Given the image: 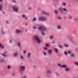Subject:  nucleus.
<instances>
[{
    "label": "nucleus",
    "mask_w": 78,
    "mask_h": 78,
    "mask_svg": "<svg viewBox=\"0 0 78 78\" xmlns=\"http://www.w3.org/2000/svg\"><path fill=\"white\" fill-rule=\"evenodd\" d=\"M35 38V40L37 42V43H41V40L39 39V37L37 36H35L34 37Z\"/></svg>",
    "instance_id": "nucleus-1"
},
{
    "label": "nucleus",
    "mask_w": 78,
    "mask_h": 78,
    "mask_svg": "<svg viewBox=\"0 0 78 78\" xmlns=\"http://www.w3.org/2000/svg\"><path fill=\"white\" fill-rule=\"evenodd\" d=\"M39 19L40 20H41V21H44V20H46L47 18H46V17L41 16L39 18Z\"/></svg>",
    "instance_id": "nucleus-2"
},
{
    "label": "nucleus",
    "mask_w": 78,
    "mask_h": 78,
    "mask_svg": "<svg viewBox=\"0 0 78 78\" xmlns=\"http://www.w3.org/2000/svg\"><path fill=\"white\" fill-rule=\"evenodd\" d=\"M12 9L14 11H15V12H17V11H18V9L15 7H13Z\"/></svg>",
    "instance_id": "nucleus-3"
},
{
    "label": "nucleus",
    "mask_w": 78,
    "mask_h": 78,
    "mask_svg": "<svg viewBox=\"0 0 78 78\" xmlns=\"http://www.w3.org/2000/svg\"><path fill=\"white\" fill-rule=\"evenodd\" d=\"M67 65H63L61 66V68L62 69H64V68H67Z\"/></svg>",
    "instance_id": "nucleus-4"
},
{
    "label": "nucleus",
    "mask_w": 78,
    "mask_h": 78,
    "mask_svg": "<svg viewBox=\"0 0 78 78\" xmlns=\"http://www.w3.org/2000/svg\"><path fill=\"white\" fill-rule=\"evenodd\" d=\"M25 66H22L21 67V69L22 71H24L25 69Z\"/></svg>",
    "instance_id": "nucleus-5"
},
{
    "label": "nucleus",
    "mask_w": 78,
    "mask_h": 78,
    "mask_svg": "<svg viewBox=\"0 0 78 78\" xmlns=\"http://www.w3.org/2000/svg\"><path fill=\"white\" fill-rule=\"evenodd\" d=\"M42 30L45 31L46 30V27L45 26H42Z\"/></svg>",
    "instance_id": "nucleus-6"
},
{
    "label": "nucleus",
    "mask_w": 78,
    "mask_h": 78,
    "mask_svg": "<svg viewBox=\"0 0 78 78\" xmlns=\"http://www.w3.org/2000/svg\"><path fill=\"white\" fill-rule=\"evenodd\" d=\"M48 52L49 53V55H51V53H52V51L51 50H48Z\"/></svg>",
    "instance_id": "nucleus-7"
},
{
    "label": "nucleus",
    "mask_w": 78,
    "mask_h": 78,
    "mask_svg": "<svg viewBox=\"0 0 78 78\" xmlns=\"http://www.w3.org/2000/svg\"><path fill=\"white\" fill-rule=\"evenodd\" d=\"M20 32H21V31H20V30H16V33L17 34L20 33Z\"/></svg>",
    "instance_id": "nucleus-8"
},
{
    "label": "nucleus",
    "mask_w": 78,
    "mask_h": 78,
    "mask_svg": "<svg viewBox=\"0 0 78 78\" xmlns=\"http://www.w3.org/2000/svg\"><path fill=\"white\" fill-rule=\"evenodd\" d=\"M38 30H39L40 31H42V26H41L38 29Z\"/></svg>",
    "instance_id": "nucleus-9"
},
{
    "label": "nucleus",
    "mask_w": 78,
    "mask_h": 78,
    "mask_svg": "<svg viewBox=\"0 0 78 78\" xmlns=\"http://www.w3.org/2000/svg\"><path fill=\"white\" fill-rule=\"evenodd\" d=\"M57 28L58 30H61V26L58 25L57 26Z\"/></svg>",
    "instance_id": "nucleus-10"
},
{
    "label": "nucleus",
    "mask_w": 78,
    "mask_h": 78,
    "mask_svg": "<svg viewBox=\"0 0 78 78\" xmlns=\"http://www.w3.org/2000/svg\"><path fill=\"white\" fill-rule=\"evenodd\" d=\"M42 14H48L47 13H46L44 11H42Z\"/></svg>",
    "instance_id": "nucleus-11"
},
{
    "label": "nucleus",
    "mask_w": 78,
    "mask_h": 78,
    "mask_svg": "<svg viewBox=\"0 0 78 78\" xmlns=\"http://www.w3.org/2000/svg\"><path fill=\"white\" fill-rule=\"evenodd\" d=\"M54 38V37L53 35H51L50 37V39H53Z\"/></svg>",
    "instance_id": "nucleus-12"
},
{
    "label": "nucleus",
    "mask_w": 78,
    "mask_h": 78,
    "mask_svg": "<svg viewBox=\"0 0 78 78\" xmlns=\"http://www.w3.org/2000/svg\"><path fill=\"white\" fill-rule=\"evenodd\" d=\"M18 55V54L17 53H15L13 55V56L15 57L16 56H17Z\"/></svg>",
    "instance_id": "nucleus-13"
},
{
    "label": "nucleus",
    "mask_w": 78,
    "mask_h": 78,
    "mask_svg": "<svg viewBox=\"0 0 78 78\" xmlns=\"http://www.w3.org/2000/svg\"><path fill=\"white\" fill-rule=\"evenodd\" d=\"M59 10L60 11H61V12H63L62 10H63V9H62V8H60L59 9Z\"/></svg>",
    "instance_id": "nucleus-14"
},
{
    "label": "nucleus",
    "mask_w": 78,
    "mask_h": 78,
    "mask_svg": "<svg viewBox=\"0 0 78 78\" xmlns=\"http://www.w3.org/2000/svg\"><path fill=\"white\" fill-rule=\"evenodd\" d=\"M2 4L0 5V10H2Z\"/></svg>",
    "instance_id": "nucleus-15"
},
{
    "label": "nucleus",
    "mask_w": 78,
    "mask_h": 78,
    "mask_svg": "<svg viewBox=\"0 0 78 78\" xmlns=\"http://www.w3.org/2000/svg\"><path fill=\"white\" fill-rule=\"evenodd\" d=\"M54 12L56 14H58V11L55 10L54 11Z\"/></svg>",
    "instance_id": "nucleus-16"
},
{
    "label": "nucleus",
    "mask_w": 78,
    "mask_h": 78,
    "mask_svg": "<svg viewBox=\"0 0 78 78\" xmlns=\"http://www.w3.org/2000/svg\"><path fill=\"white\" fill-rule=\"evenodd\" d=\"M17 44L18 47H20V42H18Z\"/></svg>",
    "instance_id": "nucleus-17"
},
{
    "label": "nucleus",
    "mask_w": 78,
    "mask_h": 78,
    "mask_svg": "<svg viewBox=\"0 0 78 78\" xmlns=\"http://www.w3.org/2000/svg\"><path fill=\"white\" fill-rule=\"evenodd\" d=\"M1 55L3 56H4V57H6V56H8V55L3 54H1Z\"/></svg>",
    "instance_id": "nucleus-18"
},
{
    "label": "nucleus",
    "mask_w": 78,
    "mask_h": 78,
    "mask_svg": "<svg viewBox=\"0 0 78 78\" xmlns=\"http://www.w3.org/2000/svg\"><path fill=\"white\" fill-rule=\"evenodd\" d=\"M65 70L66 72H68L69 70V69L68 68H67L65 69Z\"/></svg>",
    "instance_id": "nucleus-19"
},
{
    "label": "nucleus",
    "mask_w": 78,
    "mask_h": 78,
    "mask_svg": "<svg viewBox=\"0 0 78 78\" xmlns=\"http://www.w3.org/2000/svg\"><path fill=\"white\" fill-rule=\"evenodd\" d=\"M30 53H29L27 55V57L28 58H30Z\"/></svg>",
    "instance_id": "nucleus-20"
},
{
    "label": "nucleus",
    "mask_w": 78,
    "mask_h": 78,
    "mask_svg": "<svg viewBox=\"0 0 78 78\" xmlns=\"http://www.w3.org/2000/svg\"><path fill=\"white\" fill-rule=\"evenodd\" d=\"M0 62H5V60H0Z\"/></svg>",
    "instance_id": "nucleus-21"
},
{
    "label": "nucleus",
    "mask_w": 78,
    "mask_h": 78,
    "mask_svg": "<svg viewBox=\"0 0 78 78\" xmlns=\"http://www.w3.org/2000/svg\"><path fill=\"white\" fill-rule=\"evenodd\" d=\"M43 54L44 56H47V53H46V52H44Z\"/></svg>",
    "instance_id": "nucleus-22"
},
{
    "label": "nucleus",
    "mask_w": 78,
    "mask_h": 78,
    "mask_svg": "<svg viewBox=\"0 0 78 78\" xmlns=\"http://www.w3.org/2000/svg\"><path fill=\"white\" fill-rule=\"evenodd\" d=\"M12 75L13 76H15V75H16V74L15 73H12Z\"/></svg>",
    "instance_id": "nucleus-23"
},
{
    "label": "nucleus",
    "mask_w": 78,
    "mask_h": 78,
    "mask_svg": "<svg viewBox=\"0 0 78 78\" xmlns=\"http://www.w3.org/2000/svg\"><path fill=\"white\" fill-rule=\"evenodd\" d=\"M1 48L2 49H4L5 48V46L4 45L2 46Z\"/></svg>",
    "instance_id": "nucleus-24"
},
{
    "label": "nucleus",
    "mask_w": 78,
    "mask_h": 78,
    "mask_svg": "<svg viewBox=\"0 0 78 78\" xmlns=\"http://www.w3.org/2000/svg\"><path fill=\"white\" fill-rule=\"evenodd\" d=\"M22 17V18H24V17H25V15H23Z\"/></svg>",
    "instance_id": "nucleus-25"
},
{
    "label": "nucleus",
    "mask_w": 78,
    "mask_h": 78,
    "mask_svg": "<svg viewBox=\"0 0 78 78\" xmlns=\"http://www.w3.org/2000/svg\"><path fill=\"white\" fill-rule=\"evenodd\" d=\"M58 66H59V67H61V64H60V63H58Z\"/></svg>",
    "instance_id": "nucleus-26"
},
{
    "label": "nucleus",
    "mask_w": 78,
    "mask_h": 78,
    "mask_svg": "<svg viewBox=\"0 0 78 78\" xmlns=\"http://www.w3.org/2000/svg\"><path fill=\"white\" fill-rule=\"evenodd\" d=\"M64 45L66 47H69V45H68L65 44Z\"/></svg>",
    "instance_id": "nucleus-27"
},
{
    "label": "nucleus",
    "mask_w": 78,
    "mask_h": 78,
    "mask_svg": "<svg viewBox=\"0 0 78 78\" xmlns=\"http://www.w3.org/2000/svg\"><path fill=\"white\" fill-rule=\"evenodd\" d=\"M59 48H62V46H61V45H58Z\"/></svg>",
    "instance_id": "nucleus-28"
},
{
    "label": "nucleus",
    "mask_w": 78,
    "mask_h": 78,
    "mask_svg": "<svg viewBox=\"0 0 78 78\" xmlns=\"http://www.w3.org/2000/svg\"><path fill=\"white\" fill-rule=\"evenodd\" d=\"M63 10L64 11H67V10L66 9H63Z\"/></svg>",
    "instance_id": "nucleus-29"
},
{
    "label": "nucleus",
    "mask_w": 78,
    "mask_h": 78,
    "mask_svg": "<svg viewBox=\"0 0 78 78\" xmlns=\"http://www.w3.org/2000/svg\"><path fill=\"white\" fill-rule=\"evenodd\" d=\"M58 19H59V20H61V19H62V18L60 16H59L58 17Z\"/></svg>",
    "instance_id": "nucleus-30"
},
{
    "label": "nucleus",
    "mask_w": 78,
    "mask_h": 78,
    "mask_svg": "<svg viewBox=\"0 0 78 78\" xmlns=\"http://www.w3.org/2000/svg\"><path fill=\"white\" fill-rule=\"evenodd\" d=\"M27 78V76H24L23 77H21V78Z\"/></svg>",
    "instance_id": "nucleus-31"
},
{
    "label": "nucleus",
    "mask_w": 78,
    "mask_h": 78,
    "mask_svg": "<svg viewBox=\"0 0 78 78\" xmlns=\"http://www.w3.org/2000/svg\"><path fill=\"white\" fill-rule=\"evenodd\" d=\"M74 20L75 21H76V20H77V18H74Z\"/></svg>",
    "instance_id": "nucleus-32"
},
{
    "label": "nucleus",
    "mask_w": 78,
    "mask_h": 78,
    "mask_svg": "<svg viewBox=\"0 0 78 78\" xmlns=\"http://www.w3.org/2000/svg\"><path fill=\"white\" fill-rule=\"evenodd\" d=\"M8 68L9 69H11V66H8Z\"/></svg>",
    "instance_id": "nucleus-33"
},
{
    "label": "nucleus",
    "mask_w": 78,
    "mask_h": 78,
    "mask_svg": "<svg viewBox=\"0 0 78 78\" xmlns=\"http://www.w3.org/2000/svg\"><path fill=\"white\" fill-rule=\"evenodd\" d=\"M62 5H63L64 6H66V4L65 3H63L62 4Z\"/></svg>",
    "instance_id": "nucleus-34"
},
{
    "label": "nucleus",
    "mask_w": 78,
    "mask_h": 78,
    "mask_svg": "<svg viewBox=\"0 0 78 78\" xmlns=\"http://www.w3.org/2000/svg\"><path fill=\"white\" fill-rule=\"evenodd\" d=\"M33 28L34 30H35V29H36V27H33Z\"/></svg>",
    "instance_id": "nucleus-35"
},
{
    "label": "nucleus",
    "mask_w": 78,
    "mask_h": 78,
    "mask_svg": "<svg viewBox=\"0 0 78 78\" xmlns=\"http://www.w3.org/2000/svg\"><path fill=\"white\" fill-rule=\"evenodd\" d=\"M55 51H56L57 52H58V50L57 48L55 49Z\"/></svg>",
    "instance_id": "nucleus-36"
},
{
    "label": "nucleus",
    "mask_w": 78,
    "mask_h": 78,
    "mask_svg": "<svg viewBox=\"0 0 78 78\" xmlns=\"http://www.w3.org/2000/svg\"><path fill=\"white\" fill-rule=\"evenodd\" d=\"M36 20V18H34L33 19V20L34 21H35Z\"/></svg>",
    "instance_id": "nucleus-37"
},
{
    "label": "nucleus",
    "mask_w": 78,
    "mask_h": 78,
    "mask_svg": "<svg viewBox=\"0 0 78 78\" xmlns=\"http://www.w3.org/2000/svg\"><path fill=\"white\" fill-rule=\"evenodd\" d=\"M9 42L10 43H11V42H12V40H10L9 41Z\"/></svg>",
    "instance_id": "nucleus-38"
},
{
    "label": "nucleus",
    "mask_w": 78,
    "mask_h": 78,
    "mask_svg": "<svg viewBox=\"0 0 78 78\" xmlns=\"http://www.w3.org/2000/svg\"><path fill=\"white\" fill-rule=\"evenodd\" d=\"M64 53H65V54L66 55H67V52H64Z\"/></svg>",
    "instance_id": "nucleus-39"
},
{
    "label": "nucleus",
    "mask_w": 78,
    "mask_h": 78,
    "mask_svg": "<svg viewBox=\"0 0 78 78\" xmlns=\"http://www.w3.org/2000/svg\"><path fill=\"white\" fill-rule=\"evenodd\" d=\"M20 58L22 59H23V57L22 56H21Z\"/></svg>",
    "instance_id": "nucleus-40"
},
{
    "label": "nucleus",
    "mask_w": 78,
    "mask_h": 78,
    "mask_svg": "<svg viewBox=\"0 0 78 78\" xmlns=\"http://www.w3.org/2000/svg\"><path fill=\"white\" fill-rule=\"evenodd\" d=\"M47 48H46L44 47V50H47Z\"/></svg>",
    "instance_id": "nucleus-41"
},
{
    "label": "nucleus",
    "mask_w": 78,
    "mask_h": 78,
    "mask_svg": "<svg viewBox=\"0 0 78 78\" xmlns=\"http://www.w3.org/2000/svg\"><path fill=\"white\" fill-rule=\"evenodd\" d=\"M75 64L76 65H78V62H75Z\"/></svg>",
    "instance_id": "nucleus-42"
},
{
    "label": "nucleus",
    "mask_w": 78,
    "mask_h": 78,
    "mask_svg": "<svg viewBox=\"0 0 78 78\" xmlns=\"http://www.w3.org/2000/svg\"><path fill=\"white\" fill-rule=\"evenodd\" d=\"M12 2H14V3H16V1H15V0H13V1H12Z\"/></svg>",
    "instance_id": "nucleus-43"
},
{
    "label": "nucleus",
    "mask_w": 78,
    "mask_h": 78,
    "mask_svg": "<svg viewBox=\"0 0 78 78\" xmlns=\"http://www.w3.org/2000/svg\"><path fill=\"white\" fill-rule=\"evenodd\" d=\"M42 35H44V33H43V32H41Z\"/></svg>",
    "instance_id": "nucleus-44"
},
{
    "label": "nucleus",
    "mask_w": 78,
    "mask_h": 78,
    "mask_svg": "<svg viewBox=\"0 0 78 78\" xmlns=\"http://www.w3.org/2000/svg\"><path fill=\"white\" fill-rule=\"evenodd\" d=\"M24 54H26V51H24Z\"/></svg>",
    "instance_id": "nucleus-45"
},
{
    "label": "nucleus",
    "mask_w": 78,
    "mask_h": 78,
    "mask_svg": "<svg viewBox=\"0 0 78 78\" xmlns=\"http://www.w3.org/2000/svg\"><path fill=\"white\" fill-rule=\"evenodd\" d=\"M28 9L30 10L31 9V7H29Z\"/></svg>",
    "instance_id": "nucleus-46"
},
{
    "label": "nucleus",
    "mask_w": 78,
    "mask_h": 78,
    "mask_svg": "<svg viewBox=\"0 0 78 78\" xmlns=\"http://www.w3.org/2000/svg\"><path fill=\"white\" fill-rule=\"evenodd\" d=\"M69 18L71 19H72V16H70L69 17Z\"/></svg>",
    "instance_id": "nucleus-47"
},
{
    "label": "nucleus",
    "mask_w": 78,
    "mask_h": 78,
    "mask_svg": "<svg viewBox=\"0 0 78 78\" xmlns=\"http://www.w3.org/2000/svg\"><path fill=\"white\" fill-rule=\"evenodd\" d=\"M46 45L47 46V47H48V44H46Z\"/></svg>",
    "instance_id": "nucleus-48"
},
{
    "label": "nucleus",
    "mask_w": 78,
    "mask_h": 78,
    "mask_svg": "<svg viewBox=\"0 0 78 78\" xmlns=\"http://www.w3.org/2000/svg\"><path fill=\"white\" fill-rule=\"evenodd\" d=\"M56 75H59V74H58V73H56Z\"/></svg>",
    "instance_id": "nucleus-49"
},
{
    "label": "nucleus",
    "mask_w": 78,
    "mask_h": 78,
    "mask_svg": "<svg viewBox=\"0 0 78 78\" xmlns=\"http://www.w3.org/2000/svg\"><path fill=\"white\" fill-rule=\"evenodd\" d=\"M71 53V52H70V51H69L68 52V53Z\"/></svg>",
    "instance_id": "nucleus-50"
},
{
    "label": "nucleus",
    "mask_w": 78,
    "mask_h": 78,
    "mask_svg": "<svg viewBox=\"0 0 78 78\" xmlns=\"http://www.w3.org/2000/svg\"><path fill=\"white\" fill-rule=\"evenodd\" d=\"M2 47V44H0V47Z\"/></svg>",
    "instance_id": "nucleus-51"
},
{
    "label": "nucleus",
    "mask_w": 78,
    "mask_h": 78,
    "mask_svg": "<svg viewBox=\"0 0 78 78\" xmlns=\"http://www.w3.org/2000/svg\"><path fill=\"white\" fill-rule=\"evenodd\" d=\"M2 1H3L2 0H0V2H2Z\"/></svg>",
    "instance_id": "nucleus-52"
},
{
    "label": "nucleus",
    "mask_w": 78,
    "mask_h": 78,
    "mask_svg": "<svg viewBox=\"0 0 78 78\" xmlns=\"http://www.w3.org/2000/svg\"><path fill=\"white\" fill-rule=\"evenodd\" d=\"M4 54H6L7 53L6 52H4Z\"/></svg>",
    "instance_id": "nucleus-53"
},
{
    "label": "nucleus",
    "mask_w": 78,
    "mask_h": 78,
    "mask_svg": "<svg viewBox=\"0 0 78 78\" xmlns=\"http://www.w3.org/2000/svg\"><path fill=\"white\" fill-rule=\"evenodd\" d=\"M71 56H72V57H73V55H71Z\"/></svg>",
    "instance_id": "nucleus-54"
},
{
    "label": "nucleus",
    "mask_w": 78,
    "mask_h": 78,
    "mask_svg": "<svg viewBox=\"0 0 78 78\" xmlns=\"http://www.w3.org/2000/svg\"><path fill=\"white\" fill-rule=\"evenodd\" d=\"M2 34H4V32H3V31H2Z\"/></svg>",
    "instance_id": "nucleus-55"
},
{
    "label": "nucleus",
    "mask_w": 78,
    "mask_h": 78,
    "mask_svg": "<svg viewBox=\"0 0 78 78\" xmlns=\"http://www.w3.org/2000/svg\"><path fill=\"white\" fill-rule=\"evenodd\" d=\"M25 18L26 19H27V17H25Z\"/></svg>",
    "instance_id": "nucleus-56"
},
{
    "label": "nucleus",
    "mask_w": 78,
    "mask_h": 78,
    "mask_svg": "<svg viewBox=\"0 0 78 78\" xmlns=\"http://www.w3.org/2000/svg\"><path fill=\"white\" fill-rule=\"evenodd\" d=\"M6 23H8V22L7 21H6Z\"/></svg>",
    "instance_id": "nucleus-57"
},
{
    "label": "nucleus",
    "mask_w": 78,
    "mask_h": 78,
    "mask_svg": "<svg viewBox=\"0 0 78 78\" xmlns=\"http://www.w3.org/2000/svg\"><path fill=\"white\" fill-rule=\"evenodd\" d=\"M34 66L35 67V66Z\"/></svg>",
    "instance_id": "nucleus-58"
}]
</instances>
